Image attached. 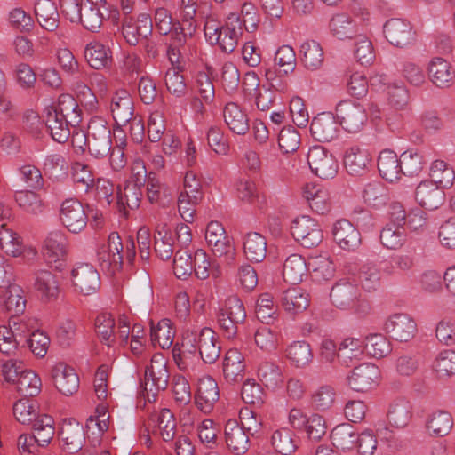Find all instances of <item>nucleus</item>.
I'll use <instances>...</instances> for the list:
<instances>
[{"instance_id": "obj_41", "label": "nucleus", "mask_w": 455, "mask_h": 455, "mask_svg": "<svg viewBox=\"0 0 455 455\" xmlns=\"http://www.w3.org/2000/svg\"><path fill=\"white\" fill-rule=\"evenodd\" d=\"M331 438L337 449L350 451L355 447L358 434L351 424L343 423L333 428Z\"/></svg>"}, {"instance_id": "obj_22", "label": "nucleus", "mask_w": 455, "mask_h": 455, "mask_svg": "<svg viewBox=\"0 0 455 455\" xmlns=\"http://www.w3.org/2000/svg\"><path fill=\"white\" fill-rule=\"evenodd\" d=\"M332 234L336 243L343 250L355 251L361 244L359 230L347 220L336 221Z\"/></svg>"}, {"instance_id": "obj_42", "label": "nucleus", "mask_w": 455, "mask_h": 455, "mask_svg": "<svg viewBox=\"0 0 455 455\" xmlns=\"http://www.w3.org/2000/svg\"><path fill=\"white\" fill-rule=\"evenodd\" d=\"M45 113V125L49 130L52 138L59 142L64 143L68 140L70 135L69 126H73L69 119L61 117L58 114L52 112Z\"/></svg>"}, {"instance_id": "obj_18", "label": "nucleus", "mask_w": 455, "mask_h": 455, "mask_svg": "<svg viewBox=\"0 0 455 455\" xmlns=\"http://www.w3.org/2000/svg\"><path fill=\"white\" fill-rule=\"evenodd\" d=\"M26 299L23 289L13 283L0 288V311L9 313L12 317L19 315L25 311Z\"/></svg>"}, {"instance_id": "obj_49", "label": "nucleus", "mask_w": 455, "mask_h": 455, "mask_svg": "<svg viewBox=\"0 0 455 455\" xmlns=\"http://www.w3.org/2000/svg\"><path fill=\"white\" fill-rule=\"evenodd\" d=\"M411 405L408 401L398 400L394 402L388 410L389 423L396 428L405 427L411 419Z\"/></svg>"}, {"instance_id": "obj_5", "label": "nucleus", "mask_w": 455, "mask_h": 455, "mask_svg": "<svg viewBox=\"0 0 455 455\" xmlns=\"http://www.w3.org/2000/svg\"><path fill=\"white\" fill-rule=\"evenodd\" d=\"M123 243L118 233L112 232L108 235V244L98 250V261L103 271L114 275L123 267Z\"/></svg>"}, {"instance_id": "obj_34", "label": "nucleus", "mask_w": 455, "mask_h": 455, "mask_svg": "<svg viewBox=\"0 0 455 455\" xmlns=\"http://www.w3.org/2000/svg\"><path fill=\"white\" fill-rule=\"evenodd\" d=\"M64 445L69 452L81 450L84 441V430L77 421L64 422L59 433Z\"/></svg>"}, {"instance_id": "obj_51", "label": "nucleus", "mask_w": 455, "mask_h": 455, "mask_svg": "<svg viewBox=\"0 0 455 455\" xmlns=\"http://www.w3.org/2000/svg\"><path fill=\"white\" fill-rule=\"evenodd\" d=\"M53 424V419L48 415H41L35 419L33 436L37 445L44 447L50 443L55 434Z\"/></svg>"}, {"instance_id": "obj_24", "label": "nucleus", "mask_w": 455, "mask_h": 455, "mask_svg": "<svg viewBox=\"0 0 455 455\" xmlns=\"http://www.w3.org/2000/svg\"><path fill=\"white\" fill-rule=\"evenodd\" d=\"M34 12L42 28L49 32H54L58 29L60 13L56 4L52 0H36L34 4Z\"/></svg>"}, {"instance_id": "obj_63", "label": "nucleus", "mask_w": 455, "mask_h": 455, "mask_svg": "<svg viewBox=\"0 0 455 455\" xmlns=\"http://www.w3.org/2000/svg\"><path fill=\"white\" fill-rule=\"evenodd\" d=\"M434 370L439 379H447L455 374V351L443 350L438 354Z\"/></svg>"}, {"instance_id": "obj_11", "label": "nucleus", "mask_w": 455, "mask_h": 455, "mask_svg": "<svg viewBox=\"0 0 455 455\" xmlns=\"http://www.w3.org/2000/svg\"><path fill=\"white\" fill-rule=\"evenodd\" d=\"M379 369L372 363H363L355 367L347 377V385L355 392H367L379 385Z\"/></svg>"}, {"instance_id": "obj_60", "label": "nucleus", "mask_w": 455, "mask_h": 455, "mask_svg": "<svg viewBox=\"0 0 455 455\" xmlns=\"http://www.w3.org/2000/svg\"><path fill=\"white\" fill-rule=\"evenodd\" d=\"M452 425L451 415L447 411H439L429 416L427 427L433 435L443 436L451 431Z\"/></svg>"}, {"instance_id": "obj_29", "label": "nucleus", "mask_w": 455, "mask_h": 455, "mask_svg": "<svg viewBox=\"0 0 455 455\" xmlns=\"http://www.w3.org/2000/svg\"><path fill=\"white\" fill-rule=\"evenodd\" d=\"M68 249V239L60 230L51 231L44 243V255L49 263L56 262L63 258Z\"/></svg>"}, {"instance_id": "obj_47", "label": "nucleus", "mask_w": 455, "mask_h": 455, "mask_svg": "<svg viewBox=\"0 0 455 455\" xmlns=\"http://www.w3.org/2000/svg\"><path fill=\"white\" fill-rule=\"evenodd\" d=\"M307 272L305 259L299 254L290 255L283 264V276L285 282L297 284Z\"/></svg>"}, {"instance_id": "obj_10", "label": "nucleus", "mask_w": 455, "mask_h": 455, "mask_svg": "<svg viewBox=\"0 0 455 455\" xmlns=\"http://www.w3.org/2000/svg\"><path fill=\"white\" fill-rule=\"evenodd\" d=\"M136 167L140 169L136 173V180L127 181L117 192V204L124 215L127 214V209L134 210L139 207L142 196L140 185L147 177V171L140 163L136 164Z\"/></svg>"}, {"instance_id": "obj_21", "label": "nucleus", "mask_w": 455, "mask_h": 455, "mask_svg": "<svg viewBox=\"0 0 455 455\" xmlns=\"http://www.w3.org/2000/svg\"><path fill=\"white\" fill-rule=\"evenodd\" d=\"M33 288L44 301L56 299L60 293V283L57 276L47 269L34 272Z\"/></svg>"}, {"instance_id": "obj_48", "label": "nucleus", "mask_w": 455, "mask_h": 455, "mask_svg": "<svg viewBox=\"0 0 455 455\" xmlns=\"http://www.w3.org/2000/svg\"><path fill=\"white\" fill-rule=\"evenodd\" d=\"M150 421L157 426L164 442H171L176 435V419L169 409H163L158 414L151 415Z\"/></svg>"}, {"instance_id": "obj_37", "label": "nucleus", "mask_w": 455, "mask_h": 455, "mask_svg": "<svg viewBox=\"0 0 455 455\" xmlns=\"http://www.w3.org/2000/svg\"><path fill=\"white\" fill-rule=\"evenodd\" d=\"M286 357L295 368L304 369L312 363L314 355L310 344L299 340L292 342L287 347Z\"/></svg>"}, {"instance_id": "obj_4", "label": "nucleus", "mask_w": 455, "mask_h": 455, "mask_svg": "<svg viewBox=\"0 0 455 455\" xmlns=\"http://www.w3.org/2000/svg\"><path fill=\"white\" fill-rule=\"evenodd\" d=\"M85 140L88 150L96 158L108 156L111 150V132L102 118H92L88 124Z\"/></svg>"}, {"instance_id": "obj_43", "label": "nucleus", "mask_w": 455, "mask_h": 455, "mask_svg": "<svg viewBox=\"0 0 455 455\" xmlns=\"http://www.w3.org/2000/svg\"><path fill=\"white\" fill-rule=\"evenodd\" d=\"M271 443L277 452L283 455H291L298 448L299 438L292 430L282 427L273 433Z\"/></svg>"}, {"instance_id": "obj_52", "label": "nucleus", "mask_w": 455, "mask_h": 455, "mask_svg": "<svg viewBox=\"0 0 455 455\" xmlns=\"http://www.w3.org/2000/svg\"><path fill=\"white\" fill-rule=\"evenodd\" d=\"M430 176L432 182H435L441 188H449L452 186L455 180V172L443 160H435L430 167Z\"/></svg>"}, {"instance_id": "obj_1", "label": "nucleus", "mask_w": 455, "mask_h": 455, "mask_svg": "<svg viewBox=\"0 0 455 455\" xmlns=\"http://www.w3.org/2000/svg\"><path fill=\"white\" fill-rule=\"evenodd\" d=\"M197 352L205 363H213L219 358L220 346L212 329L188 330L183 333L180 355L186 356L196 355Z\"/></svg>"}, {"instance_id": "obj_9", "label": "nucleus", "mask_w": 455, "mask_h": 455, "mask_svg": "<svg viewBox=\"0 0 455 455\" xmlns=\"http://www.w3.org/2000/svg\"><path fill=\"white\" fill-rule=\"evenodd\" d=\"M60 220L62 225L73 234H79L87 226L88 217L83 204L76 199H66L60 206Z\"/></svg>"}, {"instance_id": "obj_33", "label": "nucleus", "mask_w": 455, "mask_h": 455, "mask_svg": "<svg viewBox=\"0 0 455 455\" xmlns=\"http://www.w3.org/2000/svg\"><path fill=\"white\" fill-rule=\"evenodd\" d=\"M428 75L432 83L440 88L451 86L454 79L451 64L443 58H434L431 60Z\"/></svg>"}, {"instance_id": "obj_64", "label": "nucleus", "mask_w": 455, "mask_h": 455, "mask_svg": "<svg viewBox=\"0 0 455 455\" xmlns=\"http://www.w3.org/2000/svg\"><path fill=\"white\" fill-rule=\"evenodd\" d=\"M255 314L257 318L263 323L270 324L275 321L277 317V308L274 305L271 294L264 293L258 299Z\"/></svg>"}, {"instance_id": "obj_8", "label": "nucleus", "mask_w": 455, "mask_h": 455, "mask_svg": "<svg viewBox=\"0 0 455 455\" xmlns=\"http://www.w3.org/2000/svg\"><path fill=\"white\" fill-rule=\"evenodd\" d=\"M294 239L305 248H312L320 244L323 240V231L317 221L309 216L296 218L291 226Z\"/></svg>"}, {"instance_id": "obj_2", "label": "nucleus", "mask_w": 455, "mask_h": 455, "mask_svg": "<svg viewBox=\"0 0 455 455\" xmlns=\"http://www.w3.org/2000/svg\"><path fill=\"white\" fill-rule=\"evenodd\" d=\"M169 371L165 357L156 353L153 355L149 365L146 367L142 395L149 403L155 402L159 392L166 389L169 382Z\"/></svg>"}, {"instance_id": "obj_30", "label": "nucleus", "mask_w": 455, "mask_h": 455, "mask_svg": "<svg viewBox=\"0 0 455 455\" xmlns=\"http://www.w3.org/2000/svg\"><path fill=\"white\" fill-rule=\"evenodd\" d=\"M281 303L287 313L297 315L309 306V295L299 287L289 288L282 292Z\"/></svg>"}, {"instance_id": "obj_57", "label": "nucleus", "mask_w": 455, "mask_h": 455, "mask_svg": "<svg viewBox=\"0 0 455 455\" xmlns=\"http://www.w3.org/2000/svg\"><path fill=\"white\" fill-rule=\"evenodd\" d=\"M174 334L175 331L169 319L161 320L156 327L152 326L150 330L152 342L158 344L163 349L169 348L172 345Z\"/></svg>"}, {"instance_id": "obj_36", "label": "nucleus", "mask_w": 455, "mask_h": 455, "mask_svg": "<svg viewBox=\"0 0 455 455\" xmlns=\"http://www.w3.org/2000/svg\"><path fill=\"white\" fill-rule=\"evenodd\" d=\"M378 169L383 179L394 182L401 176L400 158L394 151L385 149L379 156Z\"/></svg>"}, {"instance_id": "obj_46", "label": "nucleus", "mask_w": 455, "mask_h": 455, "mask_svg": "<svg viewBox=\"0 0 455 455\" xmlns=\"http://www.w3.org/2000/svg\"><path fill=\"white\" fill-rule=\"evenodd\" d=\"M302 62L309 70L319 69L323 63V51L321 44L315 40H307L300 45Z\"/></svg>"}, {"instance_id": "obj_62", "label": "nucleus", "mask_w": 455, "mask_h": 455, "mask_svg": "<svg viewBox=\"0 0 455 455\" xmlns=\"http://www.w3.org/2000/svg\"><path fill=\"white\" fill-rule=\"evenodd\" d=\"M424 164L423 156L419 153L407 150L400 156L401 174L417 176L421 172Z\"/></svg>"}, {"instance_id": "obj_25", "label": "nucleus", "mask_w": 455, "mask_h": 455, "mask_svg": "<svg viewBox=\"0 0 455 455\" xmlns=\"http://www.w3.org/2000/svg\"><path fill=\"white\" fill-rule=\"evenodd\" d=\"M219 397L218 384L212 378L204 377L199 379L195 398L196 406L201 411L210 412Z\"/></svg>"}, {"instance_id": "obj_14", "label": "nucleus", "mask_w": 455, "mask_h": 455, "mask_svg": "<svg viewBox=\"0 0 455 455\" xmlns=\"http://www.w3.org/2000/svg\"><path fill=\"white\" fill-rule=\"evenodd\" d=\"M387 40L395 47H405L414 40V31L411 23L403 19H390L383 28Z\"/></svg>"}, {"instance_id": "obj_58", "label": "nucleus", "mask_w": 455, "mask_h": 455, "mask_svg": "<svg viewBox=\"0 0 455 455\" xmlns=\"http://www.w3.org/2000/svg\"><path fill=\"white\" fill-rule=\"evenodd\" d=\"M95 330L100 341L108 347L115 342V321L111 314L101 313L95 320Z\"/></svg>"}, {"instance_id": "obj_31", "label": "nucleus", "mask_w": 455, "mask_h": 455, "mask_svg": "<svg viewBox=\"0 0 455 455\" xmlns=\"http://www.w3.org/2000/svg\"><path fill=\"white\" fill-rule=\"evenodd\" d=\"M44 112H52L58 114L61 117H66L73 126L80 123V115L78 113V105L75 98L68 94L63 93L59 96L57 102L47 106Z\"/></svg>"}, {"instance_id": "obj_45", "label": "nucleus", "mask_w": 455, "mask_h": 455, "mask_svg": "<svg viewBox=\"0 0 455 455\" xmlns=\"http://www.w3.org/2000/svg\"><path fill=\"white\" fill-rule=\"evenodd\" d=\"M0 247L14 258L21 256L25 251L22 238L12 229L7 228L5 224L0 228Z\"/></svg>"}, {"instance_id": "obj_13", "label": "nucleus", "mask_w": 455, "mask_h": 455, "mask_svg": "<svg viewBox=\"0 0 455 455\" xmlns=\"http://www.w3.org/2000/svg\"><path fill=\"white\" fill-rule=\"evenodd\" d=\"M385 330L399 342H408L417 332L416 322L407 314H394L385 323Z\"/></svg>"}, {"instance_id": "obj_6", "label": "nucleus", "mask_w": 455, "mask_h": 455, "mask_svg": "<svg viewBox=\"0 0 455 455\" xmlns=\"http://www.w3.org/2000/svg\"><path fill=\"white\" fill-rule=\"evenodd\" d=\"M307 164L311 172L321 179H332L338 172L339 164L327 148L316 145L309 148Z\"/></svg>"}, {"instance_id": "obj_16", "label": "nucleus", "mask_w": 455, "mask_h": 455, "mask_svg": "<svg viewBox=\"0 0 455 455\" xmlns=\"http://www.w3.org/2000/svg\"><path fill=\"white\" fill-rule=\"evenodd\" d=\"M152 33V20L148 14H140L137 20L125 17L123 20L122 34L130 45H136L140 39H146Z\"/></svg>"}, {"instance_id": "obj_55", "label": "nucleus", "mask_w": 455, "mask_h": 455, "mask_svg": "<svg viewBox=\"0 0 455 455\" xmlns=\"http://www.w3.org/2000/svg\"><path fill=\"white\" fill-rule=\"evenodd\" d=\"M18 392L25 396H36L41 391V379L31 370H24L15 381Z\"/></svg>"}, {"instance_id": "obj_26", "label": "nucleus", "mask_w": 455, "mask_h": 455, "mask_svg": "<svg viewBox=\"0 0 455 455\" xmlns=\"http://www.w3.org/2000/svg\"><path fill=\"white\" fill-rule=\"evenodd\" d=\"M223 117L229 130L238 135H244L250 130V121L245 111L236 103L228 102L223 109Z\"/></svg>"}, {"instance_id": "obj_35", "label": "nucleus", "mask_w": 455, "mask_h": 455, "mask_svg": "<svg viewBox=\"0 0 455 455\" xmlns=\"http://www.w3.org/2000/svg\"><path fill=\"white\" fill-rule=\"evenodd\" d=\"M303 196L314 212L324 214L330 210L329 193L321 185L307 184L303 190Z\"/></svg>"}, {"instance_id": "obj_20", "label": "nucleus", "mask_w": 455, "mask_h": 455, "mask_svg": "<svg viewBox=\"0 0 455 455\" xmlns=\"http://www.w3.org/2000/svg\"><path fill=\"white\" fill-rule=\"evenodd\" d=\"M133 101L126 90H119L111 98L110 111L118 126H124L133 117Z\"/></svg>"}, {"instance_id": "obj_23", "label": "nucleus", "mask_w": 455, "mask_h": 455, "mask_svg": "<svg viewBox=\"0 0 455 455\" xmlns=\"http://www.w3.org/2000/svg\"><path fill=\"white\" fill-rule=\"evenodd\" d=\"M310 132L316 140L329 142L338 138L339 128L331 113H321L311 122Z\"/></svg>"}, {"instance_id": "obj_27", "label": "nucleus", "mask_w": 455, "mask_h": 455, "mask_svg": "<svg viewBox=\"0 0 455 455\" xmlns=\"http://www.w3.org/2000/svg\"><path fill=\"white\" fill-rule=\"evenodd\" d=\"M84 53L86 61L94 69L109 68L113 62L110 48L98 41L87 44Z\"/></svg>"}, {"instance_id": "obj_38", "label": "nucleus", "mask_w": 455, "mask_h": 455, "mask_svg": "<svg viewBox=\"0 0 455 455\" xmlns=\"http://www.w3.org/2000/svg\"><path fill=\"white\" fill-rule=\"evenodd\" d=\"M329 29L331 34L339 40L352 38L358 32L355 22L347 13L333 15L329 22Z\"/></svg>"}, {"instance_id": "obj_15", "label": "nucleus", "mask_w": 455, "mask_h": 455, "mask_svg": "<svg viewBox=\"0 0 455 455\" xmlns=\"http://www.w3.org/2000/svg\"><path fill=\"white\" fill-rule=\"evenodd\" d=\"M243 34V24L237 13H230L222 30L218 35V44L222 52L231 53L236 48L240 36Z\"/></svg>"}, {"instance_id": "obj_61", "label": "nucleus", "mask_w": 455, "mask_h": 455, "mask_svg": "<svg viewBox=\"0 0 455 455\" xmlns=\"http://www.w3.org/2000/svg\"><path fill=\"white\" fill-rule=\"evenodd\" d=\"M364 345L361 339L347 338L345 339L339 348V358L347 366L355 359H359L364 351Z\"/></svg>"}, {"instance_id": "obj_44", "label": "nucleus", "mask_w": 455, "mask_h": 455, "mask_svg": "<svg viewBox=\"0 0 455 455\" xmlns=\"http://www.w3.org/2000/svg\"><path fill=\"white\" fill-rule=\"evenodd\" d=\"M14 199L19 207L31 215L43 214L45 211V204L41 196L31 190L17 191Z\"/></svg>"}, {"instance_id": "obj_12", "label": "nucleus", "mask_w": 455, "mask_h": 455, "mask_svg": "<svg viewBox=\"0 0 455 455\" xmlns=\"http://www.w3.org/2000/svg\"><path fill=\"white\" fill-rule=\"evenodd\" d=\"M72 283L84 295L95 293L100 286V274L91 264L77 265L71 272Z\"/></svg>"}, {"instance_id": "obj_50", "label": "nucleus", "mask_w": 455, "mask_h": 455, "mask_svg": "<svg viewBox=\"0 0 455 455\" xmlns=\"http://www.w3.org/2000/svg\"><path fill=\"white\" fill-rule=\"evenodd\" d=\"M379 238L382 245L387 249L397 250L405 243L406 233L403 227L387 223L380 232Z\"/></svg>"}, {"instance_id": "obj_7", "label": "nucleus", "mask_w": 455, "mask_h": 455, "mask_svg": "<svg viewBox=\"0 0 455 455\" xmlns=\"http://www.w3.org/2000/svg\"><path fill=\"white\" fill-rule=\"evenodd\" d=\"M336 116L348 132H358L367 121L365 108L352 100L340 101L336 107Z\"/></svg>"}, {"instance_id": "obj_39", "label": "nucleus", "mask_w": 455, "mask_h": 455, "mask_svg": "<svg viewBox=\"0 0 455 455\" xmlns=\"http://www.w3.org/2000/svg\"><path fill=\"white\" fill-rule=\"evenodd\" d=\"M371 161L370 154L367 150L357 146L349 148L344 156V164L347 171L352 175L361 174Z\"/></svg>"}, {"instance_id": "obj_17", "label": "nucleus", "mask_w": 455, "mask_h": 455, "mask_svg": "<svg viewBox=\"0 0 455 455\" xmlns=\"http://www.w3.org/2000/svg\"><path fill=\"white\" fill-rule=\"evenodd\" d=\"M51 376L55 387L64 395H71L79 388V378L75 370L64 363L52 366Z\"/></svg>"}, {"instance_id": "obj_53", "label": "nucleus", "mask_w": 455, "mask_h": 455, "mask_svg": "<svg viewBox=\"0 0 455 455\" xmlns=\"http://www.w3.org/2000/svg\"><path fill=\"white\" fill-rule=\"evenodd\" d=\"M358 280L362 288L368 292L374 291L381 284V269L373 263L363 264L358 273Z\"/></svg>"}, {"instance_id": "obj_32", "label": "nucleus", "mask_w": 455, "mask_h": 455, "mask_svg": "<svg viewBox=\"0 0 455 455\" xmlns=\"http://www.w3.org/2000/svg\"><path fill=\"white\" fill-rule=\"evenodd\" d=\"M227 445L237 455L248 451L249 436L235 420H229L225 427Z\"/></svg>"}, {"instance_id": "obj_54", "label": "nucleus", "mask_w": 455, "mask_h": 455, "mask_svg": "<svg viewBox=\"0 0 455 455\" xmlns=\"http://www.w3.org/2000/svg\"><path fill=\"white\" fill-rule=\"evenodd\" d=\"M258 376L267 388L275 389L283 382L281 368L272 362H263L258 369Z\"/></svg>"}, {"instance_id": "obj_28", "label": "nucleus", "mask_w": 455, "mask_h": 455, "mask_svg": "<svg viewBox=\"0 0 455 455\" xmlns=\"http://www.w3.org/2000/svg\"><path fill=\"white\" fill-rule=\"evenodd\" d=\"M244 358L236 348L229 349L223 361V375L227 382L236 383L243 379Z\"/></svg>"}, {"instance_id": "obj_3", "label": "nucleus", "mask_w": 455, "mask_h": 455, "mask_svg": "<svg viewBox=\"0 0 455 455\" xmlns=\"http://www.w3.org/2000/svg\"><path fill=\"white\" fill-rule=\"evenodd\" d=\"M330 298L337 307L351 309L359 315H365L370 311L368 301L361 298V291L357 285L347 280H339L332 287Z\"/></svg>"}, {"instance_id": "obj_56", "label": "nucleus", "mask_w": 455, "mask_h": 455, "mask_svg": "<svg viewBox=\"0 0 455 455\" xmlns=\"http://www.w3.org/2000/svg\"><path fill=\"white\" fill-rule=\"evenodd\" d=\"M103 15L100 12L97 3L87 0L83 6V11L79 21L84 28L95 32L102 24Z\"/></svg>"}, {"instance_id": "obj_19", "label": "nucleus", "mask_w": 455, "mask_h": 455, "mask_svg": "<svg viewBox=\"0 0 455 455\" xmlns=\"http://www.w3.org/2000/svg\"><path fill=\"white\" fill-rule=\"evenodd\" d=\"M415 199L424 208L435 210L445 201L443 188L430 180L421 181L415 189Z\"/></svg>"}, {"instance_id": "obj_59", "label": "nucleus", "mask_w": 455, "mask_h": 455, "mask_svg": "<svg viewBox=\"0 0 455 455\" xmlns=\"http://www.w3.org/2000/svg\"><path fill=\"white\" fill-rule=\"evenodd\" d=\"M363 198L367 204L379 208L387 204L388 195L381 182L373 181L365 185L363 190Z\"/></svg>"}, {"instance_id": "obj_40", "label": "nucleus", "mask_w": 455, "mask_h": 455, "mask_svg": "<svg viewBox=\"0 0 455 455\" xmlns=\"http://www.w3.org/2000/svg\"><path fill=\"white\" fill-rule=\"evenodd\" d=\"M246 258L252 262H261L267 255V241L259 233H248L243 240Z\"/></svg>"}]
</instances>
